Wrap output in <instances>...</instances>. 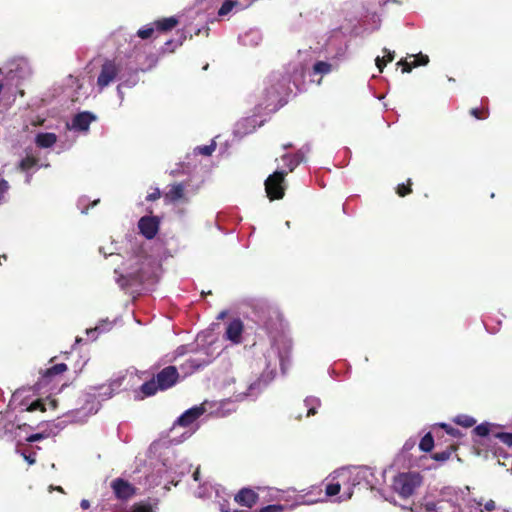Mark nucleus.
<instances>
[{
	"instance_id": "obj_1",
	"label": "nucleus",
	"mask_w": 512,
	"mask_h": 512,
	"mask_svg": "<svg viewBox=\"0 0 512 512\" xmlns=\"http://www.w3.org/2000/svg\"><path fill=\"white\" fill-rule=\"evenodd\" d=\"M229 403L230 402L228 400L220 402L205 401L199 406L192 407L178 418L173 426V431H176L179 428H187L189 434H191L195 431L194 422L197 418L205 413L225 416L231 411V409H224V406Z\"/></svg>"
},
{
	"instance_id": "obj_2",
	"label": "nucleus",
	"mask_w": 512,
	"mask_h": 512,
	"mask_svg": "<svg viewBox=\"0 0 512 512\" xmlns=\"http://www.w3.org/2000/svg\"><path fill=\"white\" fill-rule=\"evenodd\" d=\"M151 260L143 256H133L128 259L119 273L122 280H118L121 286L142 283L150 277Z\"/></svg>"
},
{
	"instance_id": "obj_3",
	"label": "nucleus",
	"mask_w": 512,
	"mask_h": 512,
	"mask_svg": "<svg viewBox=\"0 0 512 512\" xmlns=\"http://www.w3.org/2000/svg\"><path fill=\"white\" fill-rule=\"evenodd\" d=\"M422 484V477L417 472H404L393 479V490L403 498L411 496Z\"/></svg>"
},
{
	"instance_id": "obj_4",
	"label": "nucleus",
	"mask_w": 512,
	"mask_h": 512,
	"mask_svg": "<svg viewBox=\"0 0 512 512\" xmlns=\"http://www.w3.org/2000/svg\"><path fill=\"white\" fill-rule=\"evenodd\" d=\"M332 482L327 485L326 487V495L331 497L337 495L341 489H343V493L339 497V501H346L352 497L353 494V486L351 485L350 480H343L342 476L340 475V469L336 470L331 475Z\"/></svg>"
},
{
	"instance_id": "obj_5",
	"label": "nucleus",
	"mask_w": 512,
	"mask_h": 512,
	"mask_svg": "<svg viewBox=\"0 0 512 512\" xmlns=\"http://www.w3.org/2000/svg\"><path fill=\"white\" fill-rule=\"evenodd\" d=\"M286 172L284 171H275L272 175H270L265 181V190L267 196L271 199H281L284 196L285 186H284V178Z\"/></svg>"
},
{
	"instance_id": "obj_6",
	"label": "nucleus",
	"mask_w": 512,
	"mask_h": 512,
	"mask_svg": "<svg viewBox=\"0 0 512 512\" xmlns=\"http://www.w3.org/2000/svg\"><path fill=\"white\" fill-rule=\"evenodd\" d=\"M370 474V470L364 467H347L340 469V475L343 480H350L353 487L366 481Z\"/></svg>"
},
{
	"instance_id": "obj_7",
	"label": "nucleus",
	"mask_w": 512,
	"mask_h": 512,
	"mask_svg": "<svg viewBox=\"0 0 512 512\" xmlns=\"http://www.w3.org/2000/svg\"><path fill=\"white\" fill-rule=\"evenodd\" d=\"M119 68L112 61H106L101 68L100 74L97 79V86L100 90L111 84L118 75Z\"/></svg>"
},
{
	"instance_id": "obj_8",
	"label": "nucleus",
	"mask_w": 512,
	"mask_h": 512,
	"mask_svg": "<svg viewBox=\"0 0 512 512\" xmlns=\"http://www.w3.org/2000/svg\"><path fill=\"white\" fill-rule=\"evenodd\" d=\"M96 120V116L90 112H81L76 114L70 123H67L69 131L87 132L90 124Z\"/></svg>"
},
{
	"instance_id": "obj_9",
	"label": "nucleus",
	"mask_w": 512,
	"mask_h": 512,
	"mask_svg": "<svg viewBox=\"0 0 512 512\" xmlns=\"http://www.w3.org/2000/svg\"><path fill=\"white\" fill-rule=\"evenodd\" d=\"M178 379V372L175 367L169 366L160 371L157 376V384L160 390H165L173 386Z\"/></svg>"
},
{
	"instance_id": "obj_10",
	"label": "nucleus",
	"mask_w": 512,
	"mask_h": 512,
	"mask_svg": "<svg viewBox=\"0 0 512 512\" xmlns=\"http://www.w3.org/2000/svg\"><path fill=\"white\" fill-rule=\"evenodd\" d=\"M275 492L277 493V495L273 496L274 499L284 500V501H290L293 499V500H295V505H302V504L311 505V504L317 503L319 501V499H305L306 496H308L311 492H308L304 495H296L295 497H292V495H291V494L295 493L294 489H288L285 491L276 490Z\"/></svg>"
},
{
	"instance_id": "obj_11",
	"label": "nucleus",
	"mask_w": 512,
	"mask_h": 512,
	"mask_svg": "<svg viewBox=\"0 0 512 512\" xmlns=\"http://www.w3.org/2000/svg\"><path fill=\"white\" fill-rule=\"evenodd\" d=\"M138 227L147 239H152L158 232L159 224L155 217L146 216L139 220Z\"/></svg>"
},
{
	"instance_id": "obj_12",
	"label": "nucleus",
	"mask_w": 512,
	"mask_h": 512,
	"mask_svg": "<svg viewBox=\"0 0 512 512\" xmlns=\"http://www.w3.org/2000/svg\"><path fill=\"white\" fill-rule=\"evenodd\" d=\"M468 512H505L504 510H497L493 500H470L467 503Z\"/></svg>"
},
{
	"instance_id": "obj_13",
	"label": "nucleus",
	"mask_w": 512,
	"mask_h": 512,
	"mask_svg": "<svg viewBox=\"0 0 512 512\" xmlns=\"http://www.w3.org/2000/svg\"><path fill=\"white\" fill-rule=\"evenodd\" d=\"M243 333V323L239 319L230 321L226 327L225 338L234 344L241 342Z\"/></svg>"
},
{
	"instance_id": "obj_14",
	"label": "nucleus",
	"mask_w": 512,
	"mask_h": 512,
	"mask_svg": "<svg viewBox=\"0 0 512 512\" xmlns=\"http://www.w3.org/2000/svg\"><path fill=\"white\" fill-rule=\"evenodd\" d=\"M257 126H260V124L257 123L256 117H247L236 123L234 133L238 137H243L255 131Z\"/></svg>"
},
{
	"instance_id": "obj_15",
	"label": "nucleus",
	"mask_w": 512,
	"mask_h": 512,
	"mask_svg": "<svg viewBox=\"0 0 512 512\" xmlns=\"http://www.w3.org/2000/svg\"><path fill=\"white\" fill-rule=\"evenodd\" d=\"M234 500L239 505L251 508L254 504H256L258 496L253 490L249 488H243L235 495Z\"/></svg>"
},
{
	"instance_id": "obj_16",
	"label": "nucleus",
	"mask_w": 512,
	"mask_h": 512,
	"mask_svg": "<svg viewBox=\"0 0 512 512\" xmlns=\"http://www.w3.org/2000/svg\"><path fill=\"white\" fill-rule=\"evenodd\" d=\"M111 487L115 495L120 499H127L134 494V488L122 479H116L112 482Z\"/></svg>"
},
{
	"instance_id": "obj_17",
	"label": "nucleus",
	"mask_w": 512,
	"mask_h": 512,
	"mask_svg": "<svg viewBox=\"0 0 512 512\" xmlns=\"http://www.w3.org/2000/svg\"><path fill=\"white\" fill-rule=\"evenodd\" d=\"M166 200L170 202H185L188 200L185 187L182 184H173L165 194Z\"/></svg>"
},
{
	"instance_id": "obj_18",
	"label": "nucleus",
	"mask_w": 512,
	"mask_h": 512,
	"mask_svg": "<svg viewBox=\"0 0 512 512\" xmlns=\"http://www.w3.org/2000/svg\"><path fill=\"white\" fill-rule=\"evenodd\" d=\"M57 407V401L52 398H46V399H39L34 402H32L29 407L27 408V411H47V410H55Z\"/></svg>"
},
{
	"instance_id": "obj_19",
	"label": "nucleus",
	"mask_w": 512,
	"mask_h": 512,
	"mask_svg": "<svg viewBox=\"0 0 512 512\" xmlns=\"http://www.w3.org/2000/svg\"><path fill=\"white\" fill-rule=\"evenodd\" d=\"M239 40L241 44L244 46L254 47L261 42L262 35L259 30L252 29L247 31L245 34L241 35L239 37Z\"/></svg>"
},
{
	"instance_id": "obj_20",
	"label": "nucleus",
	"mask_w": 512,
	"mask_h": 512,
	"mask_svg": "<svg viewBox=\"0 0 512 512\" xmlns=\"http://www.w3.org/2000/svg\"><path fill=\"white\" fill-rule=\"evenodd\" d=\"M57 141V136L54 133H38L35 138V143L38 147L49 148L52 147Z\"/></svg>"
},
{
	"instance_id": "obj_21",
	"label": "nucleus",
	"mask_w": 512,
	"mask_h": 512,
	"mask_svg": "<svg viewBox=\"0 0 512 512\" xmlns=\"http://www.w3.org/2000/svg\"><path fill=\"white\" fill-rule=\"evenodd\" d=\"M121 386V379H115L111 381L108 385H102L99 389L100 392L98 393V396L101 397L103 400L112 397L114 392L118 390Z\"/></svg>"
},
{
	"instance_id": "obj_22",
	"label": "nucleus",
	"mask_w": 512,
	"mask_h": 512,
	"mask_svg": "<svg viewBox=\"0 0 512 512\" xmlns=\"http://www.w3.org/2000/svg\"><path fill=\"white\" fill-rule=\"evenodd\" d=\"M67 370V366L63 363L56 364L53 367L47 369L42 376L41 382L47 384L52 377L62 374Z\"/></svg>"
},
{
	"instance_id": "obj_23",
	"label": "nucleus",
	"mask_w": 512,
	"mask_h": 512,
	"mask_svg": "<svg viewBox=\"0 0 512 512\" xmlns=\"http://www.w3.org/2000/svg\"><path fill=\"white\" fill-rule=\"evenodd\" d=\"M113 327V323L108 320H102L99 325H97L93 329H87L86 333L87 335L92 339L95 340L97 338L96 332H105L109 331Z\"/></svg>"
},
{
	"instance_id": "obj_24",
	"label": "nucleus",
	"mask_w": 512,
	"mask_h": 512,
	"mask_svg": "<svg viewBox=\"0 0 512 512\" xmlns=\"http://www.w3.org/2000/svg\"><path fill=\"white\" fill-rule=\"evenodd\" d=\"M178 24V20L175 17H168L155 22V26L158 30L168 31L173 29Z\"/></svg>"
},
{
	"instance_id": "obj_25",
	"label": "nucleus",
	"mask_w": 512,
	"mask_h": 512,
	"mask_svg": "<svg viewBox=\"0 0 512 512\" xmlns=\"http://www.w3.org/2000/svg\"><path fill=\"white\" fill-rule=\"evenodd\" d=\"M283 90V85L279 87H273V91L270 93L268 103L265 104V108H270V106H273L272 110H274L276 108V102L278 101L279 96L282 94Z\"/></svg>"
},
{
	"instance_id": "obj_26",
	"label": "nucleus",
	"mask_w": 512,
	"mask_h": 512,
	"mask_svg": "<svg viewBox=\"0 0 512 512\" xmlns=\"http://www.w3.org/2000/svg\"><path fill=\"white\" fill-rule=\"evenodd\" d=\"M336 68L337 65H332L325 61H319L314 65V72L319 74H328Z\"/></svg>"
},
{
	"instance_id": "obj_27",
	"label": "nucleus",
	"mask_w": 512,
	"mask_h": 512,
	"mask_svg": "<svg viewBox=\"0 0 512 512\" xmlns=\"http://www.w3.org/2000/svg\"><path fill=\"white\" fill-rule=\"evenodd\" d=\"M258 392H259V384L258 383H253V384H251L249 386L247 392H245V393H243V392L237 393L234 397H235L236 401H242L246 397L255 396Z\"/></svg>"
},
{
	"instance_id": "obj_28",
	"label": "nucleus",
	"mask_w": 512,
	"mask_h": 512,
	"mask_svg": "<svg viewBox=\"0 0 512 512\" xmlns=\"http://www.w3.org/2000/svg\"><path fill=\"white\" fill-rule=\"evenodd\" d=\"M141 390L146 396H151L155 394L157 390H160L156 378L144 383L141 387Z\"/></svg>"
},
{
	"instance_id": "obj_29",
	"label": "nucleus",
	"mask_w": 512,
	"mask_h": 512,
	"mask_svg": "<svg viewBox=\"0 0 512 512\" xmlns=\"http://www.w3.org/2000/svg\"><path fill=\"white\" fill-rule=\"evenodd\" d=\"M289 348H290V343L288 341H285V343H284V351L283 352L279 351V347L276 346V344H274L272 346L271 351L269 352L270 354L278 356L280 364H281L283 369H284V354L288 352Z\"/></svg>"
},
{
	"instance_id": "obj_30",
	"label": "nucleus",
	"mask_w": 512,
	"mask_h": 512,
	"mask_svg": "<svg viewBox=\"0 0 512 512\" xmlns=\"http://www.w3.org/2000/svg\"><path fill=\"white\" fill-rule=\"evenodd\" d=\"M454 421L463 427L469 428L476 424V420L468 415H459Z\"/></svg>"
},
{
	"instance_id": "obj_31",
	"label": "nucleus",
	"mask_w": 512,
	"mask_h": 512,
	"mask_svg": "<svg viewBox=\"0 0 512 512\" xmlns=\"http://www.w3.org/2000/svg\"><path fill=\"white\" fill-rule=\"evenodd\" d=\"M434 446L433 437L430 433L426 434L420 441L419 447L422 451L429 452Z\"/></svg>"
},
{
	"instance_id": "obj_32",
	"label": "nucleus",
	"mask_w": 512,
	"mask_h": 512,
	"mask_svg": "<svg viewBox=\"0 0 512 512\" xmlns=\"http://www.w3.org/2000/svg\"><path fill=\"white\" fill-rule=\"evenodd\" d=\"M305 405L307 407V416L314 415L316 413V409L320 406V401L317 398H307L305 400Z\"/></svg>"
},
{
	"instance_id": "obj_33",
	"label": "nucleus",
	"mask_w": 512,
	"mask_h": 512,
	"mask_svg": "<svg viewBox=\"0 0 512 512\" xmlns=\"http://www.w3.org/2000/svg\"><path fill=\"white\" fill-rule=\"evenodd\" d=\"M209 362L207 359H199V358H191L187 361L186 365H189L191 368L190 372H192L195 369H198L204 365H206ZM189 373V371H185V374Z\"/></svg>"
},
{
	"instance_id": "obj_34",
	"label": "nucleus",
	"mask_w": 512,
	"mask_h": 512,
	"mask_svg": "<svg viewBox=\"0 0 512 512\" xmlns=\"http://www.w3.org/2000/svg\"><path fill=\"white\" fill-rule=\"evenodd\" d=\"M238 3L232 0L225 1L218 11L219 16H226L228 13L232 11V9L237 6Z\"/></svg>"
},
{
	"instance_id": "obj_35",
	"label": "nucleus",
	"mask_w": 512,
	"mask_h": 512,
	"mask_svg": "<svg viewBox=\"0 0 512 512\" xmlns=\"http://www.w3.org/2000/svg\"><path fill=\"white\" fill-rule=\"evenodd\" d=\"M469 492V487H465L464 489H459L457 491L455 488H447V493H455V499L453 500L457 505H460V501L464 500V496Z\"/></svg>"
},
{
	"instance_id": "obj_36",
	"label": "nucleus",
	"mask_w": 512,
	"mask_h": 512,
	"mask_svg": "<svg viewBox=\"0 0 512 512\" xmlns=\"http://www.w3.org/2000/svg\"><path fill=\"white\" fill-rule=\"evenodd\" d=\"M283 160L285 162H287V166L289 168V171L291 172L300 163L301 158L298 155H295L293 157H291V156H284Z\"/></svg>"
},
{
	"instance_id": "obj_37",
	"label": "nucleus",
	"mask_w": 512,
	"mask_h": 512,
	"mask_svg": "<svg viewBox=\"0 0 512 512\" xmlns=\"http://www.w3.org/2000/svg\"><path fill=\"white\" fill-rule=\"evenodd\" d=\"M35 165H36V160L30 156H27L25 159H23L19 163V166H20L21 170H23V171L29 170L30 168H32Z\"/></svg>"
},
{
	"instance_id": "obj_38",
	"label": "nucleus",
	"mask_w": 512,
	"mask_h": 512,
	"mask_svg": "<svg viewBox=\"0 0 512 512\" xmlns=\"http://www.w3.org/2000/svg\"><path fill=\"white\" fill-rule=\"evenodd\" d=\"M154 26L153 25H147L141 29L138 30L137 34L140 38L142 39H147L149 38L153 32H154Z\"/></svg>"
},
{
	"instance_id": "obj_39",
	"label": "nucleus",
	"mask_w": 512,
	"mask_h": 512,
	"mask_svg": "<svg viewBox=\"0 0 512 512\" xmlns=\"http://www.w3.org/2000/svg\"><path fill=\"white\" fill-rule=\"evenodd\" d=\"M214 150H215V144L212 143L210 145H205V146L197 147L195 149V152L203 154V155H206V156H209V155H211L213 153Z\"/></svg>"
},
{
	"instance_id": "obj_40",
	"label": "nucleus",
	"mask_w": 512,
	"mask_h": 512,
	"mask_svg": "<svg viewBox=\"0 0 512 512\" xmlns=\"http://www.w3.org/2000/svg\"><path fill=\"white\" fill-rule=\"evenodd\" d=\"M285 506L280 504H272L261 508L258 512H283Z\"/></svg>"
},
{
	"instance_id": "obj_41",
	"label": "nucleus",
	"mask_w": 512,
	"mask_h": 512,
	"mask_svg": "<svg viewBox=\"0 0 512 512\" xmlns=\"http://www.w3.org/2000/svg\"><path fill=\"white\" fill-rule=\"evenodd\" d=\"M413 57V66L426 65L429 62V58L427 55L419 54Z\"/></svg>"
},
{
	"instance_id": "obj_42",
	"label": "nucleus",
	"mask_w": 512,
	"mask_h": 512,
	"mask_svg": "<svg viewBox=\"0 0 512 512\" xmlns=\"http://www.w3.org/2000/svg\"><path fill=\"white\" fill-rule=\"evenodd\" d=\"M495 436L499 438L504 444L512 446V433H497Z\"/></svg>"
},
{
	"instance_id": "obj_43",
	"label": "nucleus",
	"mask_w": 512,
	"mask_h": 512,
	"mask_svg": "<svg viewBox=\"0 0 512 512\" xmlns=\"http://www.w3.org/2000/svg\"><path fill=\"white\" fill-rule=\"evenodd\" d=\"M474 432L479 436H486L489 434V425L488 424H480L475 427Z\"/></svg>"
},
{
	"instance_id": "obj_44",
	"label": "nucleus",
	"mask_w": 512,
	"mask_h": 512,
	"mask_svg": "<svg viewBox=\"0 0 512 512\" xmlns=\"http://www.w3.org/2000/svg\"><path fill=\"white\" fill-rule=\"evenodd\" d=\"M443 505H444L443 501L438 502L437 505H435V504H427L425 506V511L426 512H441V510L443 509Z\"/></svg>"
},
{
	"instance_id": "obj_45",
	"label": "nucleus",
	"mask_w": 512,
	"mask_h": 512,
	"mask_svg": "<svg viewBox=\"0 0 512 512\" xmlns=\"http://www.w3.org/2000/svg\"><path fill=\"white\" fill-rule=\"evenodd\" d=\"M89 407L82 408L83 410H88V413L85 414V416L95 414L99 409V403L98 402H91L88 403Z\"/></svg>"
},
{
	"instance_id": "obj_46",
	"label": "nucleus",
	"mask_w": 512,
	"mask_h": 512,
	"mask_svg": "<svg viewBox=\"0 0 512 512\" xmlns=\"http://www.w3.org/2000/svg\"><path fill=\"white\" fill-rule=\"evenodd\" d=\"M132 512H152V509L149 505L137 504L133 507Z\"/></svg>"
},
{
	"instance_id": "obj_47",
	"label": "nucleus",
	"mask_w": 512,
	"mask_h": 512,
	"mask_svg": "<svg viewBox=\"0 0 512 512\" xmlns=\"http://www.w3.org/2000/svg\"><path fill=\"white\" fill-rule=\"evenodd\" d=\"M48 436H49V434H46V433H44V432H42V433H36V434H33V435L29 436V437L27 438V441H28V442H36V441H39V440H41V439H44V438H46V437H48Z\"/></svg>"
},
{
	"instance_id": "obj_48",
	"label": "nucleus",
	"mask_w": 512,
	"mask_h": 512,
	"mask_svg": "<svg viewBox=\"0 0 512 512\" xmlns=\"http://www.w3.org/2000/svg\"><path fill=\"white\" fill-rule=\"evenodd\" d=\"M441 427L446 429V432L454 437H458L460 435V431L458 429L452 428L447 424H441Z\"/></svg>"
},
{
	"instance_id": "obj_49",
	"label": "nucleus",
	"mask_w": 512,
	"mask_h": 512,
	"mask_svg": "<svg viewBox=\"0 0 512 512\" xmlns=\"http://www.w3.org/2000/svg\"><path fill=\"white\" fill-rule=\"evenodd\" d=\"M451 455V452L450 451H445V452H442V453H436L434 455V459L435 460H438V461H445L447 460Z\"/></svg>"
},
{
	"instance_id": "obj_50",
	"label": "nucleus",
	"mask_w": 512,
	"mask_h": 512,
	"mask_svg": "<svg viewBox=\"0 0 512 512\" xmlns=\"http://www.w3.org/2000/svg\"><path fill=\"white\" fill-rule=\"evenodd\" d=\"M410 188L409 186L406 187L404 184H401L397 187V193L400 195V196H405L407 195L408 193H410Z\"/></svg>"
},
{
	"instance_id": "obj_51",
	"label": "nucleus",
	"mask_w": 512,
	"mask_h": 512,
	"mask_svg": "<svg viewBox=\"0 0 512 512\" xmlns=\"http://www.w3.org/2000/svg\"><path fill=\"white\" fill-rule=\"evenodd\" d=\"M386 62H387V60L385 61L383 58H381L379 56L375 59V63H376L377 68L379 69V72L383 71V68H384Z\"/></svg>"
},
{
	"instance_id": "obj_52",
	"label": "nucleus",
	"mask_w": 512,
	"mask_h": 512,
	"mask_svg": "<svg viewBox=\"0 0 512 512\" xmlns=\"http://www.w3.org/2000/svg\"><path fill=\"white\" fill-rule=\"evenodd\" d=\"M402 65H403V72H410L412 70V68H414L415 66H413V60L411 62H408L407 60L401 62Z\"/></svg>"
},
{
	"instance_id": "obj_53",
	"label": "nucleus",
	"mask_w": 512,
	"mask_h": 512,
	"mask_svg": "<svg viewBox=\"0 0 512 512\" xmlns=\"http://www.w3.org/2000/svg\"><path fill=\"white\" fill-rule=\"evenodd\" d=\"M8 183L7 181L5 180H2L0 182V199L3 197V195L6 193V191L8 190Z\"/></svg>"
},
{
	"instance_id": "obj_54",
	"label": "nucleus",
	"mask_w": 512,
	"mask_h": 512,
	"mask_svg": "<svg viewBox=\"0 0 512 512\" xmlns=\"http://www.w3.org/2000/svg\"><path fill=\"white\" fill-rule=\"evenodd\" d=\"M21 454L29 464L35 463V458L31 454L27 455L25 452H22Z\"/></svg>"
},
{
	"instance_id": "obj_55",
	"label": "nucleus",
	"mask_w": 512,
	"mask_h": 512,
	"mask_svg": "<svg viewBox=\"0 0 512 512\" xmlns=\"http://www.w3.org/2000/svg\"><path fill=\"white\" fill-rule=\"evenodd\" d=\"M384 53H385L386 55H383V59H384V58H386V56H387V62H391V61L394 59V54H393V52H391V51H389V50H387V49H384Z\"/></svg>"
},
{
	"instance_id": "obj_56",
	"label": "nucleus",
	"mask_w": 512,
	"mask_h": 512,
	"mask_svg": "<svg viewBox=\"0 0 512 512\" xmlns=\"http://www.w3.org/2000/svg\"><path fill=\"white\" fill-rule=\"evenodd\" d=\"M471 114L475 117V118H478V119H482L484 118L483 116L480 115V111L476 108L472 109L471 110Z\"/></svg>"
},
{
	"instance_id": "obj_57",
	"label": "nucleus",
	"mask_w": 512,
	"mask_h": 512,
	"mask_svg": "<svg viewBox=\"0 0 512 512\" xmlns=\"http://www.w3.org/2000/svg\"><path fill=\"white\" fill-rule=\"evenodd\" d=\"M80 505H81V507H82L83 509H88V508L90 507V503H89V501H88V500H86V499H83V500L81 501Z\"/></svg>"
},
{
	"instance_id": "obj_58",
	"label": "nucleus",
	"mask_w": 512,
	"mask_h": 512,
	"mask_svg": "<svg viewBox=\"0 0 512 512\" xmlns=\"http://www.w3.org/2000/svg\"><path fill=\"white\" fill-rule=\"evenodd\" d=\"M159 195H160L159 191H156V192L150 194L147 198H148V200H155L159 197Z\"/></svg>"
},
{
	"instance_id": "obj_59",
	"label": "nucleus",
	"mask_w": 512,
	"mask_h": 512,
	"mask_svg": "<svg viewBox=\"0 0 512 512\" xmlns=\"http://www.w3.org/2000/svg\"><path fill=\"white\" fill-rule=\"evenodd\" d=\"M173 44V41H168L165 45H166V48L165 50H169L170 52H173L174 48H171L170 49V45Z\"/></svg>"
},
{
	"instance_id": "obj_60",
	"label": "nucleus",
	"mask_w": 512,
	"mask_h": 512,
	"mask_svg": "<svg viewBox=\"0 0 512 512\" xmlns=\"http://www.w3.org/2000/svg\"><path fill=\"white\" fill-rule=\"evenodd\" d=\"M193 477H194L195 481L199 480V470L198 469L194 472Z\"/></svg>"
},
{
	"instance_id": "obj_61",
	"label": "nucleus",
	"mask_w": 512,
	"mask_h": 512,
	"mask_svg": "<svg viewBox=\"0 0 512 512\" xmlns=\"http://www.w3.org/2000/svg\"><path fill=\"white\" fill-rule=\"evenodd\" d=\"M226 316V312L223 311L219 314L218 319H223Z\"/></svg>"
},
{
	"instance_id": "obj_62",
	"label": "nucleus",
	"mask_w": 512,
	"mask_h": 512,
	"mask_svg": "<svg viewBox=\"0 0 512 512\" xmlns=\"http://www.w3.org/2000/svg\"><path fill=\"white\" fill-rule=\"evenodd\" d=\"M182 41H183V39H182V38H181L180 40H178V41L176 42V44H175V47H176V46H180V45H182Z\"/></svg>"
},
{
	"instance_id": "obj_63",
	"label": "nucleus",
	"mask_w": 512,
	"mask_h": 512,
	"mask_svg": "<svg viewBox=\"0 0 512 512\" xmlns=\"http://www.w3.org/2000/svg\"><path fill=\"white\" fill-rule=\"evenodd\" d=\"M73 142H74V139H73V140H71V141L69 142V144H68L66 147H67V148H68V147H70V146L72 145V143H73Z\"/></svg>"
},
{
	"instance_id": "obj_64",
	"label": "nucleus",
	"mask_w": 512,
	"mask_h": 512,
	"mask_svg": "<svg viewBox=\"0 0 512 512\" xmlns=\"http://www.w3.org/2000/svg\"><path fill=\"white\" fill-rule=\"evenodd\" d=\"M197 496H198V497H204V495H203L201 492H198V493H197Z\"/></svg>"
}]
</instances>
